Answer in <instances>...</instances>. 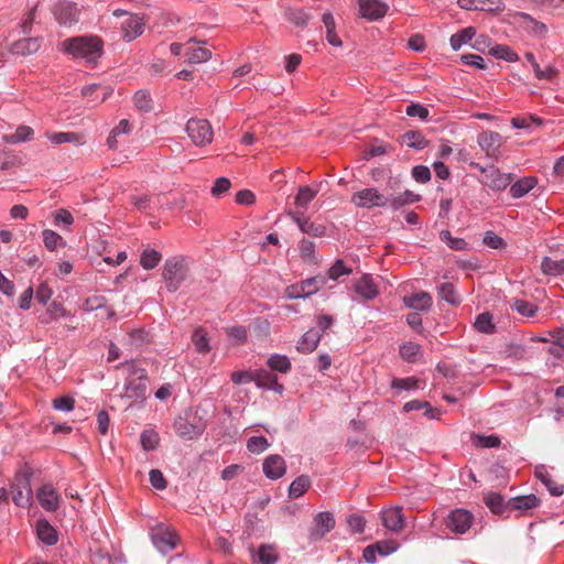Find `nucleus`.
<instances>
[{"instance_id": "obj_35", "label": "nucleus", "mask_w": 564, "mask_h": 564, "mask_svg": "<svg viewBox=\"0 0 564 564\" xmlns=\"http://www.w3.org/2000/svg\"><path fill=\"white\" fill-rule=\"evenodd\" d=\"M317 193H318L317 188H313L308 185L301 186L299 188L297 195L295 197V205L297 207L296 212L305 213L308 204L316 197Z\"/></svg>"}, {"instance_id": "obj_1", "label": "nucleus", "mask_w": 564, "mask_h": 564, "mask_svg": "<svg viewBox=\"0 0 564 564\" xmlns=\"http://www.w3.org/2000/svg\"><path fill=\"white\" fill-rule=\"evenodd\" d=\"M65 53L73 58L84 59L87 64L96 65L104 52L102 41L95 35H82L66 39L62 43Z\"/></svg>"}, {"instance_id": "obj_24", "label": "nucleus", "mask_w": 564, "mask_h": 564, "mask_svg": "<svg viewBox=\"0 0 564 564\" xmlns=\"http://www.w3.org/2000/svg\"><path fill=\"white\" fill-rule=\"evenodd\" d=\"M41 47L40 37H23L13 42L10 46V52L15 55H31L36 53Z\"/></svg>"}, {"instance_id": "obj_63", "label": "nucleus", "mask_w": 564, "mask_h": 564, "mask_svg": "<svg viewBox=\"0 0 564 564\" xmlns=\"http://www.w3.org/2000/svg\"><path fill=\"white\" fill-rule=\"evenodd\" d=\"M310 19V14L304 10H292L289 13V20L296 26H306Z\"/></svg>"}, {"instance_id": "obj_41", "label": "nucleus", "mask_w": 564, "mask_h": 564, "mask_svg": "<svg viewBox=\"0 0 564 564\" xmlns=\"http://www.w3.org/2000/svg\"><path fill=\"white\" fill-rule=\"evenodd\" d=\"M185 56H186L187 63L199 64V63H205L208 59H210L212 52L208 48L200 47V46H197V47L188 46L186 48Z\"/></svg>"}, {"instance_id": "obj_33", "label": "nucleus", "mask_w": 564, "mask_h": 564, "mask_svg": "<svg viewBox=\"0 0 564 564\" xmlns=\"http://www.w3.org/2000/svg\"><path fill=\"white\" fill-rule=\"evenodd\" d=\"M323 24L326 29V41L335 47H341L343 42L336 33V23L332 12L327 11L322 17Z\"/></svg>"}, {"instance_id": "obj_36", "label": "nucleus", "mask_w": 564, "mask_h": 564, "mask_svg": "<svg viewBox=\"0 0 564 564\" xmlns=\"http://www.w3.org/2000/svg\"><path fill=\"white\" fill-rule=\"evenodd\" d=\"M489 54L497 59L514 63L520 59L519 55L508 45L497 44L489 48Z\"/></svg>"}, {"instance_id": "obj_14", "label": "nucleus", "mask_w": 564, "mask_h": 564, "mask_svg": "<svg viewBox=\"0 0 564 564\" xmlns=\"http://www.w3.org/2000/svg\"><path fill=\"white\" fill-rule=\"evenodd\" d=\"M458 6L464 10H479L498 14L506 8L503 0H458Z\"/></svg>"}, {"instance_id": "obj_6", "label": "nucleus", "mask_w": 564, "mask_h": 564, "mask_svg": "<svg viewBox=\"0 0 564 564\" xmlns=\"http://www.w3.org/2000/svg\"><path fill=\"white\" fill-rule=\"evenodd\" d=\"M186 132L193 143L203 147L213 141L214 132L210 123L205 119H191L186 124Z\"/></svg>"}, {"instance_id": "obj_18", "label": "nucleus", "mask_w": 564, "mask_h": 564, "mask_svg": "<svg viewBox=\"0 0 564 564\" xmlns=\"http://www.w3.org/2000/svg\"><path fill=\"white\" fill-rule=\"evenodd\" d=\"M485 184L492 191L501 192L511 185L513 181L512 173H502L498 169L491 167L485 172Z\"/></svg>"}, {"instance_id": "obj_34", "label": "nucleus", "mask_w": 564, "mask_h": 564, "mask_svg": "<svg viewBox=\"0 0 564 564\" xmlns=\"http://www.w3.org/2000/svg\"><path fill=\"white\" fill-rule=\"evenodd\" d=\"M475 36L476 29L474 26L465 28L451 36V47L458 51L463 45L470 43Z\"/></svg>"}, {"instance_id": "obj_8", "label": "nucleus", "mask_w": 564, "mask_h": 564, "mask_svg": "<svg viewBox=\"0 0 564 564\" xmlns=\"http://www.w3.org/2000/svg\"><path fill=\"white\" fill-rule=\"evenodd\" d=\"M474 516L466 509H455L449 512L445 520V525L455 534H465L471 527Z\"/></svg>"}, {"instance_id": "obj_7", "label": "nucleus", "mask_w": 564, "mask_h": 564, "mask_svg": "<svg viewBox=\"0 0 564 564\" xmlns=\"http://www.w3.org/2000/svg\"><path fill=\"white\" fill-rule=\"evenodd\" d=\"M335 518L328 511L318 512L313 519L312 527L308 531L310 542H317L335 528Z\"/></svg>"}, {"instance_id": "obj_17", "label": "nucleus", "mask_w": 564, "mask_h": 564, "mask_svg": "<svg viewBox=\"0 0 564 564\" xmlns=\"http://www.w3.org/2000/svg\"><path fill=\"white\" fill-rule=\"evenodd\" d=\"M354 291L364 301H371L379 295V289L372 275L368 273L354 282Z\"/></svg>"}, {"instance_id": "obj_57", "label": "nucleus", "mask_w": 564, "mask_h": 564, "mask_svg": "<svg viewBox=\"0 0 564 564\" xmlns=\"http://www.w3.org/2000/svg\"><path fill=\"white\" fill-rule=\"evenodd\" d=\"M391 388L398 391H410L419 389V380L414 377L394 378L391 381Z\"/></svg>"}, {"instance_id": "obj_9", "label": "nucleus", "mask_w": 564, "mask_h": 564, "mask_svg": "<svg viewBox=\"0 0 564 564\" xmlns=\"http://www.w3.org/2000/svg\"><path fill=\"white\" fill-rule=\"evenodd\" d=\"M12 500L17 507L28 508L32 500V489L30 478L17 475L11 484Z\"/></svg>"}, {"instance_id": "obj_13", "label": "nucleus", "mask_w": 564, "mask_h": 564, "mask_svg": "<svg viewBox=\"0 0 564 564\" xmlns=\"http://www.w3.org/2000/svg\"><path fill=\"white\" fill-rule=\"evenodd\" d=\"M262 471L270 480H278L286 473L284 458L279 454L267 456L262 463Z\"/></svg>"}, {"instance_id": "obj_59", "label": "nucleus", "mask_w": 564, "mask_h": 564, "mask_svg": "<svg viewBox=\"0 0 564 564\" xmlns=\"http://www.w3.org/2000/svg\"><path fill=\"white\" fill-rule=\"evenodd\" d=\"M512 308H514L519 314L527 317H533L538 312L536 305L524 300H516L514 303L512 304Z\"/></svg>"}, {"instance_id": "obj_37", "label": "nucleus", "mask_w": 564, "mask_h": 564, "mask_svg": "<svg viewBox=\"0 0 564 564\" xmlns=\"http://www.w3.org/2000/svg\"><path fill=\"white\" fill-rule=\"evenodd\" d=\"M311 487V479L306 475H301L296 477L289 487V497L292 499H297L302 497L307 489Z\"/></svg>"}, {"instance_id": "obj_2", "label": "nucleus", "mask_w": 564, "mask_h": 564, "mask_svg": "<svg viewBox=\"0 0 564 564\" xmlns=\"http://www.w3.org/2000/svg\"><path fill=\"white\" fill-rule=\"evenodd\" d=\"M128 377L124 382V397L134 401H142L148 391V372L144 368L138 367L134 361L126 364Z\"/></svg>"}, {"instance_id": "obj_49", "label": "nucleus", "mask_w": 564, "mask_h": 564, "mask_svg": "<svg viewBox=\"0 0 564 564\" xmlns=\"http://www.w3.org/2000/svg\"><path fill=\"white\" fill-rule=\"evenodd\" d=\"M440 239L452 250L465 251L468 249V243L463 238L453 237L449 230H442Z\"/></svg>"}, {"instance_id": "obj_26", "label": "nucleus", "mask_w": 564, "mask_h": 564, "mask_svg": "<svg viewBox=\"0 0 564 564\" xmlns=\"http://www.w3.org/2000/svg\"><path fill=\"white\" fill-rule=\"evenodd\" d=\"M538 185L535 176H524L510 185V196L514 199L524 197Z\"/></svg>"}, {"instance_id": "obj_20", "label": "nucleus", "mask_w": 564, "mask_h": 564, "mask_svg": "<svg viewBox=\"0 0 564 564\" xmlns=\"http://www.w3.org/2000/svg\"><path fill=\"white\" fill-rule=\"evenodd\" d=\"M381 521L386 529L400 532L404 528L405 519L401 507H392L382 510Z\"/></svg>"}, {"instance_id": "obj_25", "label": "nucleus", "mask_w": 564, "mask_h": 564, "mask_svg": "<svg viewBox=\"0 0 564 564\" xmlns=\"http://www.w3.org/2000/svg\"><path fill=\"white\" fill-rule=\"evenodd\" d=\"M534 476L547 488L549 492L554 497H560L564 494V486L555 482L552 479L547 468L544 465L535 467Z\"/></svg>"}, {"instance_id": "obj_50", "label": "nucleus", "mask_w": 564, "mask_h": 564, "mask_svg": "<svg viewBox=\"0 0 564 564\" xmlns=\"http://www.w3.org/2000/svg\"><path fill=\"white\" fill-rule=\"evenodd\" d=\"M473 444L479 448H495L500 445V438L497 435H471Z\"/></svg>"}, {"instance_id": "obj_10", "label": "nucleus", "mask_w": 564, "mask_h": 564, "mask_svg": "<svg viewBox=\"0 0 564 564\" xmlns=\"http://www.w3.org/2000/svg\"><path fill=\"white\" fill-rule=\"evenodd\" d=\"M153 545L162 554H167L176 547L177 536L174 531L164 525H159L151 533Z\"/></svg>"}, {"instance_id": "obj_28", "label": "nucleus", "mask_w": 564, "mask_h": 564, "mask_svg": "<svg viewBox=\"0 0 564 564\" xmlns=\"http://www.w3.org/2000/svg\"><path fill=\"white\" fill-rule=\"evenodd\" d=\"M174 429L176 434L185 440H193L194 437L200 435L204 431L203 426L195 425L183 417L175 420Z\"/></svg>"}, {"instance_id": "obj_29", "label": "nucleus", "mask_w": 564, "mask_h": 564, "mask_svg": "<svg viewBox=\"0 0 564 564\" xmlns=\"http://www.w3.org/2000/svg\"><path fill=\"white\" fill-rule=\"evenodd\" d=\"M36 534L37 538L47 546H52L57 543V532L46 519L37 520Z\"/></svg>"}, {"instance_id": "obj_48", "label": "nucleus", "mask_w": 564, "mask_h": 564, "mask_svg": "<svg viewBox=\"0 0 564 564\" xmlns=\"http://www.w3.org/2000/svg\"><path fill=\"white\" fill-rule=\"evenodd\" d=\"M485 503L492 513L502 514L507 508L505 498L497 492H489L485 496Z\"/></svg>"}, {"instance_id": "obj_30", "label": "nucleus", "mask_w": 564, "mask_h": 564, "mask_svg": "<svg viewBox=\"0 0 564 564\" xmlns=\"http://www.w3.org/2000/svg\"><path fill=\"white\" fill-rule=\"evenodd\" d=\"M403 301L406 307L417 311H427L433 304L432 296L424 291L405 296Z\"/></svg>"}, {"instance_id": "obj_54", "label": "nucleus", "mask_w": 564, "mask_h": 564, "mask_svg": "<svg viewBox=\"0 0 564 564\" xmlns=\"http://www.w3.org/2000/svg\"><path fill=\"white\" fill-rule=\"evenodd\" d=\"M42 238L44 246L51 251H54L58 246L65 245L62 236L51 229H44L42 231Z\"/></svg>"}, {"instance_id": "obj_32", "label": "nucleus", "mask_w": 564, "mask_h": 564, "mask_svg": "<svg viewBox=\"0 0 564 564\" xmlns=\"http://www.w3.org/2000/svg\"><path fill=\"white\" fill-rule=\"evenodd\" d=\"M399 355L402 360L409 364H415L423 357L421 345L414 341H405L399 348Z\"/></svg>"}, {"instance_id": "obj_52", "label": "nucleus", "mask_w": 564, "mask_h": 564, "mask_svg": "<svg viewBox=\"0 0 564 564\" xmlns=\"http://www.w3.org/2000/svg\"><path fill=\"white\" fill-rule=\"evenodd\" d=\"M141 446L144 451H154L160 442L159 434L153 430H145L140 436Z\"/></svg>"}, {"instance_id": "obj_19", "label": "nucleus", "mask_w": 564, "mask_h": 564, "mask_svg": "<svg viewBox=\"0 0 564 564\" xmlns=\"http://www.w3.org/2000/svg\"><path fill=\"white\" fill-rule=\"evenodd\" d=\"M477 142L488 156H497L503 141L498 132L488 130L478 135Z\"/></svg>"}, {"instance_id": "obj_53", "label": "nucleus", "mask_w": 564, "mask_h": 564, "mask_svg": "<svg viewBox=\"0 0 564 564\" xmlns=\"http://www.w3.org/2000/svg\"><path fill=\"white\" fill-rule=\"evenodd\" d=\"M34 131L29 126H19L14 133L7 137V141L10 143H20L33 139Z\"/></svg>"}, {"instance_id": "obj_31", "label": "nucleus", "mask_w": 564, "mask_h": 564, "mask_svg": "<svg viewBox=\"0 0 564 564\" xmlns=\"http://www.w3.org/2000/svg\"><path fill=\"white\" fill-rule=\"evenodd\" d=\"M541 500L535 495L518 496L508 501L512 510L528 511L540 506Z\"/></svg>"}, {"instance_id": "obj_42", "label": "nucleus", "mask_w": 564, "mask_h": 564, "mask_svg": "<svg viewBox=\"0 0 564 564\" xmlns=\"http://www.w3.org/2000/svg\"><path fill=\"white\" fill-rule=\"evenodd\" d=\"M48 140L54 144L74 143L83 144V137L76 132H53L46 134Z\"/></svg>"}, {"instance_id": "obj_21", "label": "nucleus", "mask_w": 564, "mask_h": 564, "mask_svg": "<svg viewBox=\"0 0 564 564\" xmlns=\"http://www.w3.org/2000/svg\"><path fill=\"white\" fill-rule=\"evenodd\" d=\"M359 11L362 18L376 21L386 15L388 6L380 0H359Z\"/></svg>"}, {"instance_id": "obj_12", "label": "nucleus", "mask_w": 564, "mask_h": 564, "mask_svg": "<svg viewBox=\"0 0 564 564\" xmlns=\"http://www.w3.org/2000/svg\"><path fill=\"white\" fill-rule=\"evenodd\" d=\"M398 547L399 544L393 540L379 541L365 547L362 557L367 563L375 564L377 561V554H380L381 556H388L395 552Z\"/></svg>"}, {"instance_id": "obj_5", "label": "nucleus", "mask_w": 564, "mask_h": 564, "mask_svg": "<svg viewBox=\"0 0 564 564\" xmlns=\"http://www.w3.org/2000/svg\"><path fill=\"white\" fill-rule=\"evenodd\" d=\"M351 203L358 208L371 209L375 207H388L387 195L377 187H367L356 192L351 196Z\"/></svg>"}, {"instance_id": "obj_11", "label": "nucleus", "mask_w": 564, "mask_h": 564, "mask_svg": "<svg viewBox=\"0 0 564 564\" xmlns=\"http://www.w3.org/2000/svg\"><path fill=\"white\" fill-rule=\"evenodd\" d=\"M113 15L121 17L126 15V20L121 23V31L123 39L128 42L137 39L143 32L144 21L137 14L128 13L124 10L117 9L113 11Z\"/></svg>"}, {"instance_id": "obj_39", "label": "nucleus", "mask_w": 564, "mask_h": 564, "mask_svg": "<svg viewBox=\"0 0 564 564\" xmlns=\"http://www.w3.org/2000/svg\"><path fill=\"white\" fill-rule=\"evenodd\" d=\"M474 327L481 334H494L496 332V324L494 317L489 312H484L476 317Z\"/></svg>"}, {"instance_id": "obj_47", "label": "nucleus", "mask_w": 564, "mask_h": 564, "mask_svg": "<svg viewBox=\"0 0 564 564\" xmlns=\"http://www.w3.org/2000/svg\"><path fill=\"white\" fill-rule=\"evenodd\" d=\"M403 142L414 150H423L429 141L425 139V137L419 132V131H406L403 134Z\"/></svg>"}, {"instance_id": "obj_44", "label": "nucleus", "mask_w": 564, "mask_h": 564, "mask_svg": "<svg viewBox=\"0 0 564 564\" xmlns=\"http://www.w3.org/2000/svg\"><path fill=\"white\" fill-rule=\"evenodd\" d=\"M541 270L546 275H562L564 273V259L553 260L550 257H544L541 261Z\"/></svg>"}, {"instance_id": "obj_22", "label": "nucleus", "mask_w": 564, "mask_h": 564, "mask_svg": "<svg viewBox=\"0 0 564 564\" xmlns=\"http://www.w3.org/2000/svg\"><path fill=\"white\" fill-rule=\"evenodd\" d=\"M258 388L274 391L281 394L284 391V387L279 383L276 375L272 373L267 369L254 370V380Z\"/></svg>"}, {"instance_id": "obj_51", "label": "nucleus", "mask_w": 564, "mask_h": 564, "mask_svg": "<svg viewBox=\"0 0 564 564\" xmlns=\"http://www.w3.org/2000/svg\"><path fill=\"white\" fill-rule=\"evenodd\" d=\"M133 102H134V106L140 111H143V112H149L153 108L152 98H151V95H150V93L148 90H143V89L138 90L134 94Z\"/></svg>"}, {"instance_id": "obj_60", "label": "nucleus", "mask_w": 564, "mask_h": 564, "mask_svg": "<svg viewBox=\"0 0 564 564\" xmlns=\"http://www.w3.org/2000/svg\"><path fill=\"white\" fill-rule=\"evenodd\" d=\"M228 337L235 345H242L247 341V329L243 326H234L227 330Z\"/></svg>"}, {"instance_id": "obj_56", "label": "nucleus", "mask_w": 564, "mask_h": 564, "mask_svg": "<svg viewBox=\"0 0 564 564\" xmlns=\"http://www.w3.org/2000/svg\"><path fill=\"white\" fill-rule=\"evenodd\" d=\"M352 269L347 267L341 259H337L334 264L327 271V278L329 280H338L343 275H349Z\"/></svg>"}, {"instance_id": "obj_55", "label": "nucleus", "mask_w": 564, "mask_h": 564, "mask_svg": "<svg viewBox=\"0 0 564 564\" xmlns=\"http://www.w3.org/2000/svg\"><path fill=\"white\" fill-rule=\"evenodd\" d=\"M246 447L252 454H261L270 447V443L264 436H252L247 441Z\"/></svg>"}, {"instance_id": "obj_64", "label": "nucleus", "mask_w": 564, "mask_h": 564, "mask_svg": "<svg viewBox=\"0 0 564 564\" xmlns=\"http://www.w3.org/2000/svg\"><path fill=\"white\" fill-rule=\"evenodd\" d=\"M347 524L351 532L354 533H362L366 527V520L360 514H350L347 518Z\"/></svg>"}, {"instance_id": "obj_61", "label": "nucleus", "mask_w": 564, "mask_h": 564, "mask_svg": "<svg viewBox=\"0 0 564 564\" xmlns=\"http://www.w3.org/2000/svg\"><path fill=\"white\" fill-rule=\"evenodd\" d=\"M74 406H75V399L69 395H63V397L56 398L53 401V408L57 411L69 412L74 409Z\"/></svg>"}, {"instance_id": "obj_40", "label": "nucleus", "mask_w": 564, "mask_h": 564, "mask_svg": "<svg viewBox=\"0 0 564 564\" xmlns=\"http://www.w3.org/2000/svg\"><path fill=\"white\" fill-rule=\"evenodd\" d=\"M268 367L275 372L288 373L291 370V361L285 355L273 354L267 360Z\"/></svg>"}, {"instance_id": "obj_38", "label": "nucleus", "mask_w": 564, "mask_h": 564, "mask_svg": "<svg viewBox=\"0 0 564 564\" xmlns=\"http://www.w3.org/2000/svg\"><path fill=\"white\" fill-rule=\"evenodd\" d=\"M278 558V553L271 545H260L252 555L253 562H259L260 564H275Z\"/></svg>"}, {"instance_id": "obj_43", "label": "nucleus", "mask_w": 564, "mask_h": 564, "mask_svg": "<svg viewBox=\"0 0 564 564\" xmlns=\"http://www.w3.org/2000/svg\"><path fill=\"white\" fill-rule=\"evenodd\" d=\"M162 260V254L158 250L147 247L140 257V264L145 270L154 269Z\"/></svg>"}, {"instance_id": "obj_27", "label": "nucleus", "mask_w": 564, "mask_h": 564, "mask_svg": "<svg viewBox=\"0 0 564 564\" xmlns=\"http://www.w3.org/2000/svg\"><path fill=\"white\" fill-rule=\"evenodd\" d=\"M322 338V334L316 329H308L297 341L296 350L302 354L313 352Z\"/></svg>"}, {"instance_id": "obj_15", "label": "nucleus", "mask_w": 564, "mask_h": 564, "mask_svg": "<svg viewBox=\"0 0 564 564\" xmlns=\"http://www.w3.org/2000/svg\"><path fill=\"white\" fill-rule=\"evenodd\" d=\"M36 498L45 511L53 512L59 508L61 497L51 484L40 487L36 491Z\"/></svg>"}, {"instance_id": "obj_4", "label": "nucleus", "mask_w": 564, "mask_h": 564, "mask_svg": "<svg viewBox=\"0 0 564 564\" xmlns=\"http://www.w3.org/2000/svg\"><path fill=\"white\" fill-rule=\"evenodd\" d=\"M326 284V279L322 275L307 278L300 282L288 285L284 290V296L288 300L307 299L319 292Z\"/></svg>"}, {"instance_id": "obj_23", "label": "nucleus", "mask_w": 564, "mask_h": 564, "mask_svg": "<svg viewBox=\"0 0 564 564\" xmlns=\"http://www.w3.org/2000/svg\"><path fill=\"white\" fill-rule=\"evenodd\" d=\"M54 15L59 24L70 25L78 21L79 10L76 3L58 2L54 8Z\"/></svg>"}, {"instance_id": "obj_58", "label": "nucleus", "mask_w": 564, "mask_h": 564, "mask_svg": "<svg viewBox=\"0 0 564 564\" xmlns=\"http://www.w3.org/2000/svg\"><path fill=\"white\" fill-rule=\"evenodd\" d=\"M519 18L525 22V28L529 29L535 35H543L546 33L547 28L544 23H541L533 18H531L528 13H519Z\"/></svg>"}, {"instance_id": "obj_62", "label": "nucleus", "mask_w": 564, "mask_h": 564, "mask_svg": "<svg viewBox=\"0 0 564 564\" xmlns=\"http://www.w3.org/2000/svg\"><path fill=\"white\" fill-rule=\"evenodd\" d=\"M405 113L409 117H417L422 120H426L429 118V109L420 104L411 102L406 106Z\"/></svg>"}, {"instance_id": "obj_45", "label": "nucleus", "mask_w": 564, "mask_h": 564, "mask_svg": "<svg viewBox=\"0 0 564 564\" xmlns=\"http://www.w3.org/2000/svg\"><path fill=\"white\" fill-rule=\"evenodd\" d=\"M438 296L451 305H458L460 297L454 286V284L445 282L437 288Z\"/></svg>"}, {"instance_id": "obj_16", "label": "nucleus", "mask_w": 564, "mask_h": 564, "mask_svg": "<svg viewBox=\"0 0 564 564\" xmlns=\"http://www.w3.org/2000/svg\"><path fill=\"white\" fill-rule=\"evenodd\" d=\"M289 216L299 226L303 234L313 237H323L326 234V227L311 221L307 217H305L304 212H290Z\"/></svg>"}, {"instance_id": "obj_46", "label": "nucleus", "mask_w": 564, "mask_h": 564, "mask_svg": "<svg viewBox=\"0 0 564 564\" xmlns=\"http://www.w3.org/2000/svg\"><path fill=\"white\" fill-rule=\"evenodd\" d=\"M192 341L198 354L205 355L210 350L207 333L203 327H197L192 335Z\"/></svg>"}, {"instance_id": "obj_3", "label": "nucleus", "mask_w": 564, "mask_h": 564, "mask_svg": "<svg viewBox=\"0 0 564 564\" xmlns=\"http://www.w3.org/2000/svg\"><path fill=\"white\" fill-rule=\"evenodd\" d=\"M187 262L184 257L175 256L165 260L163 279L170 292H176L186 279Z\"/></svg>"}]
</instances>
